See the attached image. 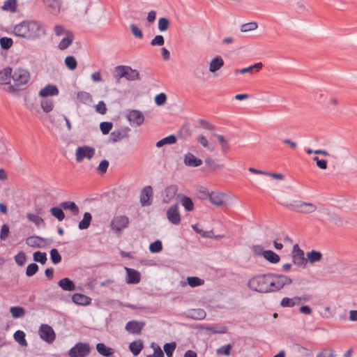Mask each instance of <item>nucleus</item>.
I'll return each instance as SVG.
<instances>
[{"label":"nucleus","mask_w":357,"mask_h":357,"mask_svg":"<svg viewBox=\"0 0 357 357\" xmlns=\"http://www.w3.org/2000/svg\"><path fill=\"white\" fill-rule=\"evenodd\" d=\"M13 33L22 38L35 40L46 34V28L40 22L25 20L15 26Z\"/></svg>","instance_id":"f257e3e1"},{"label":"nucleus","mask_w":357,"mask_h":357,"mask_svg":"<svg viewBox=\"0 0 357 357\" xmlns=\"http://www.w3.org/2000/svg\"><path fill=\"white\" fill-rule=\"evenodd\" d=\"M271 276V273L259 274L251 278L248 282V287L252 291L267 294L268 277Z\"/></svg>","instance_id":"f03ea898"},{"label":"nucleus","mask_w":357,"mask_h":357,"mask_svg":"<svg viewBox=\"0 0 357 357\" xmlns=\"http://www.w3.org/2000/svg\"><path fill=\"white\" fill-rule=\"evenodd\" d=\"M289 210L301 213H311L314 212L317 207L312 203L296 201L293 204H283Z\"/></svg>","instance_id":"7ed1b4c3"},{"label":"nucleus","mask_w":357,"mask_h":357,"mask_svg":"<svg viewBox=\"0 0 357 357\" xmlns=\"http://www.w3.org/2000/svg\"><path fill=\"white\" fill-rule=\"evenodd\" d=\"M138 76V72L129 66H120L115 68V77L118 79L124 77L128 80H135Z\"/></svg>","instance_id":"20e7f679"},{"label":"nucleus","mask_w":357,"mask_h":357,"mask_svg":"<svg viewBox=\"0 0 357 357\" xmlns=\"http://www.w3.org/2000/svg\"><path fill=\"white\" fill-rule=\"evenodd\" d=\"M129 219L126 215H115L111 220L110 227L114 233H121V231L128 228Z\"/></svg>","instance_id":"39448f33"},{"label":"nucleus","mask_w":357,"mask_h":357,"mask_svg":"<svg viewBox=\"0 0 357 357\" xmlns=\"http://www.w3.org/2000/svg\"><path fill=\"white\" fill-rule=\"evenodd\" d=\"M91 351V347L88 343L78 342L69 351L70 357H86Z\"/></svg>","instance_id":"423d86ee"},{"label":"nucleus","mask_w":357,"mask_h":357,"mask_svg":"<svg viewBox=\"0 0 357 357\" xmlns=\"http://www.w3.org/2000/svg\"><path fill=\"white\" fill-rule=\"evenodd\" d=\"M11 77L15 84L17 86H20L28 83L30 79V73L26 69L17 68L12 74Z\"/></svg>","instance_id":"0eeeda50"},{"label":"nucleus","mask_w":357,"mask_h":357,"mask_svg":"<svg viewBox=\"0 0 357 357\" xmlns=\"http://www.w3.org/2000/svg\"><path fill=\"white\" fill-rule=\"evenodd\" d=\"M45 9L52 15H58L62 8V0H41Z\"/></svg>","instance_id":"6e6552de"},{"label":"nucleus","mask_w":357,"mask_h":357,"mask_svg":"<svg viewBox=\"0 0 357 357\" xmlns=\"http://www.w3.org/2000/svg\"><path fill=\"white\" fill-rule=\"evenodd\" d=\"M178 188L176 184H172L167 186L160 193V198L162 203H170L175 196L177 197Z\"/></svg>","instance_id":"1a4fd4ad"},{"label":"nucleus","mask_w":357,"mask_h":357,"mask_svg":"<svg viewBox=\"0 0 357 357\" xmlns=\"http://www.w3.org/2000/svg\"><path fill=\"white\" fill-rule=\"evenodd\" d=\"M304 255L303 250L299 248L298 244H295L293 246L292 251L293 263L296 266L305 268L307 263V259L305 258Z\"/></svg>","instance_id":"9d476101"},{"label":"nucleus","mask_w":357,"mask_h":357,"mask_svg":"<svg viewBox=\"0 0 357 357\" xmlns=\"http://www.w3.org/2000/svg\"><path fill=\"white\" fill-rule=\"evenodd\" d=\"M95 154V149L87 146H79L76 149L75 158L77 162H80L84 158L91 159Z\"/></svg>","instance_id":"9b49d317"},{"label":"nucleus","mask_w":357,"mask_h":357,"mask_svg":"<svg viewBox=\"0 0 357 357\" xmlns=\"http://www.w3.org/2000/svg\"><path fill=\"white\" fill-rule=\"evenodd\" d=\"M38 332L41 339L48 343H52L55 340V333L53 328L47 324H42Z\"/></svg>","instance_id":"f8f14e48"},{"label":"nucleus","mask_w":357,"mask_h":357,"mask_svg":"<svg viewBox=\"0 0 357 357\" xmlns=\"http://www.w3.org/2000/svg\"><path fill=\"white\" fill-rule=\"evenodd\" d=\"M166 216L172 225H178L180 224L181 218L178 211V204L172 205L167 209Z\"/></svg>","instance_id":"ddd939ff"},{"label":"nucleus","mask_w":357,"mask_h":357,"mask_svg":"<svg viewBox=\"0 0 357 357\" xmlns=\"http://www.w3.org/2000/svg\"><path fill=\"white\" fill-rule=\"evenodd\" d=\"M153 189L151 186L144 187L140 193V203L142 206H149L151 203Z\"/></svg>","instance_id":"4468645a"},{"label":"nucleus","mask_w":357,"mask_h":357,"mask_svg":"<svg viewBox=\"0 0 357 357\" xmlns=\"http://www.w3.org/2000/svg\"><path fill=\"white\" fill-rule=\"evenodd\" d=\"M271 276L274 278L278 290H280L284 285L292 283V280L284 275L271 273Z\"/></svg>","instance_id":"2eb2a0df"},{"label":"nucleus","mask_w":357,"mask_h":357,"mask_svg":"<svg viewBox=\"0 0 357 357\" xmlns=\"http://www.w3.org/2000/svg\"><path fill=\"white\" fill-rule=\"evenodd\" d=\"M144 326V324L137 321H130L126 325V330L131 334H139Z\"/></svg>","instance_id":"dca6fc26"},{"label":"nucleus","mask_w":357,"mask_h":357,"mask_svg":"<svg viewBox=\"0 0 357 357\" xmlns=\"http://www.w3.org/2000/svg\"><path fill=\"white\" fill-rule=\"evenodd\" d=\"M127 119L131 124H135L137 126L141 125L144 121L142 114L137 110L130 111L127 115Z\"/></svg>","instance_id":"f3484780"},{"label":"nucleus","mask_w":357,"mask_h":357,"mask_svg":"<svg viewBox=\"0 0 357 357\" xmlns=\"http://www.w3.org/2000/svg\"><path fill=\"white\" fill-rule=\"evenodd\" d=\"M127 272L126 282L128 284H137L140 281V273L132 268H125Z\"/></svg>","instance_id":"a211bd4d"},{"label":"nucleus","mask_w":357,"mask_h":357,"mask_svg":"<svg viewBox=\"0 0 357 357\" xmlns=\"http://www.w3.org/2000/svg\"><path fill=\"white\" fill-rule=\"evenodd\" d=\"M72 301L78 305H89L91 303V298L82 294H74L72 296Z\"/></svg>","instance_id":"6ab92c4d"},{"label":"nucleus","mask_w":357,"mask_h":357,"mask_svg":"<svg viewBox=\"0 0 357 357\" xmlns=\"http://www.w3.org/2000/svg\"><path fill=\"white\" fill-rule=\"evenodd\" d=\"M225 195L220 192H212L209 195L210 202L218 206H221L225 204Z\"/></svg>","instance_id":"aec40b11"},{"label":"nucleus","mask_w":357,"mask_h":357,"mask_svg":"<svg viewBox=\"0 0 357 357\" xmlns=\"http://www.w3.org/2000/svg\"><path fill=\"white\" fill-rule=\"evenodd\" d=\"M74 34L73 32L63 37L58 44V49L60 50H65L69 47L74 40Z\"/></svg>","instance_id":"412c9836"},{"label":"nucleus","mask_w":357,"mask_h":357,"mask_svg":"<svg viewBox=\"0 0 357 357\" xmlns=\"http://www.w3.org/2000/svg\"><path fill=\"white\" fill-rule=\"evenodd\" d=\"M184 164L189 167H199L202 164V160L197 158L193 154L188 153L184 157Z\"/></svg>","instance_id":"4be33fe9"},{"label":"nucleus","mask_w":357,"mask_h":357,"mask_svg":"<svg viewBox=\"0 0 357 357\" xmlns=\"http://www.w3.org/2000/svg\"><path fill=\"white\" fill-rule=\"evenodd\" d=\"M177 199H179L182 206L187 211H192L194 210V204L192 199L185 195H177Z\"/></svg>","instance_id":"5701e85b"},{"label":"nucleus","mask_w":357,"mask_h":357,"mask_svg":"<svg viewBox=\"0 0 357 357\" xmlns=\"http://www.w3.org/2000/svg\"><path fill=\"white\" fill-rule=\"evenodd\" d=\"M59 94L58 88L53 84H48L39 92V96L41 97L54 96Z\"/></svg>","instance_id":"b1692460"},{"label":"nucleus","mask_w":357,"mask_h":357,"mask_svg":"<svg viewBox=\"0 0 357 357\" xmlns=\"http://www.w3.org/2000/svg\"><path fill=\"white\" fill-rule=\"evenodd\" d=\"M130 129L128 128H122L120 130H114L111 133V139L113 142H116L120 141L123 138L128 137V132Z\"/></svg>","instance_id":"393cba45"},{"label":"nucleus","mask_w":357,"mask_h":357,"mask_svg":"<svg viewBox=\"0 0 357 357\" xmlns=\"http://www.w3.org/2000/svg\"><path fill=\"white\" fill-rule=\"evenodd\" d=\"M44 243L45 240L37 236H29L26 239V244L32 248H41Z\"/></svg>","instance_id":"a878e982"},{"label":"nucleus","mask_w":357,"mask_h":357,"mask_svg":"<svg viewBox=\"0 0 357 357\" xmlns=\"http://www.w3.org/2000/svg\"><path fill=\"white\" fill-rule=\"evenodd\" d=\"M224 66V61L220 56H216L213 58L209 64V71L211 73H215Z\"/></svg>","instance_id":"bb28decb"},{"label":"nucleus","mask_w":357,"mask_h":357,"mask_svg":"<svg viewBox=\"0 0 357 357\" xmlns=\"http://www.w3.org/2000/svg\"><path fill=\"white\" fill-rule=\"evenodd\" d=\"M58 285L63 290L71 291L75 289V284L68 278H64L58 282Z\"/></svg>","instance_id":"cd10ccee"},{"label":"nucleus","mask_w":357,"mask_h":357,"mask_svg":"<svg viewBox=\"0 0 357 357\" xmlns=\"http://www.w3.org/2000/svg\"><path fill=\"white\" fill-rule=\"evenodd\" d=\"M12 77V68L6 67L0 70V84H10V79Z\"/></svg>","instance_id":"c85d7f7f"},{"label":"nucleus","mask_w":357,"mask_h":357,"mask_svg":"<svg viewBox=\"0 0 357 357\" xmlns=\"http://www.w3.org/2000/svg\"><path fill=\"white\" fill-rule=\"evenodd\" d=\"M60 206L64 210H68L72 212L73 215H78L79 210L77 204L74 202L67 201L61 203Z\"/></svg>","instance_id":"c756f323"},{"label":"nucleus","mask_w":357,"mask_h":357,"mask_svg":"<svg viewBox=\"0 0 357 357\" xmlns=\"http://www.w3.org/2000/svg\"><path fill=\"white\" fill-rule=\"evenodd\" d=\"M143 342L142 340H138L132 342L129 345V349L134 356L139 354L143 349Z\"/></svg>","instance_id":"7c9ffc66"},{"label":"nucleus","mask_w":357,"mask_h":357,"mask_svg":"<svg viewBox=\"0 0 357 357\" xmlns=\"http://www.w3.org/2000/svg\"><path fill=\"white\" fill-rule=\"evenodd\" d=\"M92 220V215L90 213H84L82 220L79 222L78 227L79 229H86L89 228Z\"/></svg>","instance_id":"2f4dec72"},{"label":"nucleus","mask_w":357,"mask_h":357,"mask_svg":"<svg viewBox=\"0 0 357 357\" xmlns=\"http://www.w3.org/2000/svg\"><path fill=\"white\" fill-rule=\"evenodd\" d=\"M262 66H263L262 63L259 62V63L254 64L253 66H250L247 68H244L242 69H237L235 70V73L236 74H238V73L244 74L246 73H252L254 72L255 68L257 69V71H258L262 68Z\"/></svg>","instance_id":"473e14b6"},{"label":"nucleus","mask_w":357,"mask_h":357,"mask_svg":"<svg viewBox=\"0 0 357 357\" xmlns=\"http://www.w3.org/2000/svg\"><path fill=\"white\" fill-rule=\"evenodd\" d=\"M263 257L265 259L272 264H276L279 262L280 259V256L272 250L264 251V255Z\"/></svg>","instance_id":"72a5a7b5"},{"label":"nucleus","mask_w":357,"mask_h":357,"mask_svg":"<svg viewBox=\"0 0 357 357\" xmlns=\"http://www.w3.org/2000/svg\"><path fill=\"white\" fill-rule=\"evenodd\" d=\"M97 351L102 356H109L113 354L112 349L107 347L103 343H98L96 344Z\"/></svg>","instance_id":"f704fd0d"},{"label":"nucleus","mask_w":357,"mask_h":357,"mask_svg":"<svg viewBox=\"0 0 357 357\" xmlns=\"http://www.w3.org/2000/svg\"><path fill=\"white\" fill-rule=\"evenodd\" d=\"M307 258L311 264H314L321 260L322 254L319 251L312 250L307 252Z\"/></svg>","instance_id":"c9c22d12"},{"label":"nucleus","mask_w":357,"mask_h":357,"mask_svg":"<svg viewBox=\"0 0 357 357\" xmlns=\"http://www.w3.org/2000/svg\"><path fill=\"white\" fill-rule=\"evenodd\" d=\"M206 316V313L202 309H192L189 312V317L194 319H204Z\"/></svg>","instance_id":"e433bc0d"},{"label":"nucleus","mask_w":357,"mask_h":357,"mask_svg":"<svg viewBox=\"0 0 357 357\" xmlns=\"http://www.w3.org/2000/svg\"><path fill=\"white\" fill-rule=\"evenodd\" d=\"M296 347V351L302 356V357H310L312 356V350L310 349H307L305 347L301 346L298 343H294V344Z\"/></svg>","instance_id":"4c0bfd02"},{"label":"nucleus","mask_w":357,"mask_h":357,"mask_svg":"<svg viewBox=\"0 0 357 357\" xmlns=\"http://www.w3.org/2000/svg\"><path fill=\"white\" fill-rule=\"evenodd\" d=\"M213 135L216 136L221 146V150L223 153H227L230 150V146L227 139H225V137L221 135H216L215 133H213Z\"/></svg>","instance_id":"58836bf2"},{"label":"nucleus","mask_w":357,"mask_h":357,"mask_svg":"<svg viewBox=\"0 0 357 357\" xmlns=\"http://www.w3.org/2000/svg\"><path fill=\"white\" fill-rule=\"evenodd\" d=\"M191 136V132L187 125L183 126L177 133V137L184 141L187 140Z\"/></svg>","instance_id":"ea45409f"},{"label":"nucleus","mask_w":357,"mask_h":357,"mask_svg":"<svg viewBox=\"0 0 357 357\" xmlns=\"http://www.w3.org/2000/svg\"><path fill=\"white\" fill-rule=\"evenodd\" d=\"M176 142V136L170 135L159 141H158V147H162L166 144H174Z\"/></svg>","instance_id":"a19ab883"},{"label":"nucleus","mask_w":357,"mask_h":357,"mask_svg":"<svg viewBox=\"0 0 357 357\" xmlns=\"http://www.w3.org/2000/svg\"><path fill=\"white\" fill-rule=\"evenodd\" d=\"M13 337L15 340L18 342L21 346L26 347L27 345V342L25 339V333L22 331H17L14 335Z\"/></svg>","instance_id":"79ce46f5"},{"label":"nucleus","mask_w":357,"mask_h":357,"mask_svg":"<svg viewBox=\"0 0 357 357\" xmlns=\"http://www.w3.org/2000/svg\"><path fill=\"white\" fill-rule=\"evenodd\" d=\"M72 31L66 29L61 24H56L54 27V33L57 37H63Z\"/></svg>","instance_id":"37998d69"},{"label":"nucleus","mask_w":357,"mask_h":357,"mask_svg":"<svg viewBox=\"0 0 357 357\" xmlns=\"http://www.w3.org/2000/svg\"><path fill=\"white\" fill-rule=\"evenodd\" d=\"M2 10L8 12L14 13L17 8L16 0H6L2 6Z\"/></svg>","instance_id":"c03bdc74"},{"label":"nucleus","mask_w":357,"mask_h":357,"mask_svg":"<svg viewBox=\"0 0 357 357\" xmlns=\"http://www.w3.org/2000/svg\"><path fill=\"white\" fill-rule=\"evenodd\" d=\"M26 218L29 221L34 223L38 227L42 225H44L43 219L38 215L32 213H27Z\"/></svg>","instance_id":"a18cd8bd"},{"label":"nucleus","mask_w":357,"mask_h":357,"mask_svg":"<svg viewBox=\"0 0 357 357\" xmlns=\"http://www.w3.org/2000/svg\"><path fill=\"white\" fill-rule=\"evenodd\" d=\"M204 162H205L206 167L210 168V169H211L212 171H215L217 169L223 168V165L217 163L215 161V160H213V158H211L210 157L206 158L205 159Z\"/></svg>","instance_id":"49530a36"},{"label":"nucleus","mask_w":357,"mask_h":357,"mask_svg":"<svg viewBox=\"0 0 357 357\" xmlns=\"http://www.w3.org/2000/svg\"><path fill=\"white\" fill-rule=\"evenodd\" d=\"M61 208V207L59 208L56 206L50 208L52 215L56 218L59 221H62L65 218V214Z\"/></svg>","instance_id":"de8ad7c7"},{"label":"nucleus","mask_w":357,"mask_h":357,"mask_svg":"<svg viewBox=\"0 0 357 357\" xmlns=\"http://www.w3.org/2000/svg\"><path fill=\"white\" fill-rule=\"evenodd\" d=\"M64 63L66 66L70 70L76 69L77 61L73 56H68L65 58Z\"/></svg>","instance_id":"09e8293b"},{"label":"nucleus","mask_w":357,"mask_h":357,"mask_svg":"<svg viewBox=\"0 0 357 357\" xmlns=\"http://www.w3.org/2000/svg\"><path fill=\"white\" fill-rule=\"evenodd\" d=\"M258 28V24L256 22L245 23L241 26V31L248 32L256 30Z\"/></svg>","instance_id":"8fccbe9b"},{"label":"nucleus","mask_w":357,"mask_h":357,"mask_svg":"<svg viewBox=\"0 0 357 357\" xmlns=\"http://www.w3.org/2000/svg\"><path fill=\"white\" fill-rule=\"evenodd\" d=\"M176 347V344L175 342H172L169 343H166L164 347V351L167 356V357H172L173 353Z\"/></svg>","instance_id":"3c124183"},{"label":"nucleus","mask_w":357,"mask_h":357,"mask_svg":"<svg viewBox=\"0 0 357 357\" xmlns=\"http://www.w3.org/2000/svg\"><path fill=\"white\" fill-rule=\"evenodd\" d=\"M10 312L14 318L22 317L25 314V310L22 307H11Z\"/></svg>","instance_id":"603ef678"},{"label":"nucleus","mask_w":357,"mask_h":357,"mask_svg":"<svg viewBox=\"0 0 357 357\" xmlns=\"http://www.w3.org/2000/svg\"><path fill=\"white\" fill-rule=\"evenodd\" d=\"M41 108L45 113L50 112L54 108V102L50 100H44L40 103Z\"/></svg>","instance_id":"864d4df0"},{"label":"nucleus","mask_w":357,"mask_h":357,"mask_svg":"<svg viewBox=\"0 0 357 357\" xmlns=\"http://www.w3.org/2000/svg\"><path fill=\"white\" fill-rule=\"evenodd\" d=\"M169 27V20L166 17H160L158 22V28L160 31H164Z\"/></svg>","instance_id":"5fc2aeb1"},{"label":"nucleus","mask_w":357,"mask_h":357,"mask_svg":"<svg viewBox=\"0 0 357 357\" xmlns=\"http://www.w3.org/2000/svg\"><path fill=\"white\" fill-rule=\"evenodd\" d=\"M33 259L37 262L44 264L47 261V255L45 252L40 251L35 252L33 253Z\"/></svg>","instance_id":"6e6d98bb"},{"label":"nucleus","mask_w":357,"mask_h":357,"mask_svg":"<svg viewBox=\"0 0 357 357\" xmlns=\"http://www.w3.org/2000/svg\"><path fill=\"white\" fill-rule=\"evenodd\" d=\"M188 284L192 287L200 286L204 284V281L197 277H188L187 278Z\"/></svg>","instance_id":"4d7b16f0"},{"label":"nucleus","mask_w":357,"mask_h":357,"mask_svg":"<svg viewBox=\"0 0 357 357\" xmlns=\"http://www.w3.org/2000/svg\"><path fill=\"white\" fill-rule=\"evenodd\" d=\"M267 289V294L276 292L278 291L275 284V281L273 276L268 277Z\"/></svg>","instance_id":"13d9d810"},{"label":"nucleus","mask_w":357,"mask_h":357,"mask_svg":"<svg viewBox=\"0 0 357 357\" xmlns=\"http://www.w3.org/2000/svg\"><path fill=\"white\" fill-rule=\"evenodd\" d=\"M112 128H113V124L112 122L105 121V122H102L100 124V128L103 135L108 134L111 131Z\"/></svg>","instance_id":"bf43d9fd"},{"label":"nucleus","mask_w":357,"mask_h":357,"mask_svg":"<svg viewBox=\"0 0 357 357\" xmlns=\"http://www.w3.org/2000/svg\"><path fill=\"white\" fill-rule=\"evenodd\" d=\"M50 258L53 264H57L61 261V256L55 248L50 251Z\"/></svg>","instance_id":"052dcab7"},{"label":"nucleus","mask_w":357,"mask_h":357,"mask_svg":"<svg viewBox=\"0 0 357 357\" xmlns=\"http://www.w3.org/2000/svg\"><path fill=\"white\" fill-rule=\"evenodd\" d=\"M38 271V266L35 264L32 263L27 266L26 269V275L29 277L33 276L35 275Z\"/></svg>","instance_id":"680f3d73"},{"label":"nucleus","mask_w":357,"mask_h":357,"mask_svg":"<svg viewBox=\"0 0 357 357\" xmlns=\"http://www.w3.org/2000/svg\"><path fill=\"white\" fill-rule=\"evenodd\" d=\"M10 234V228L8 225H3L0 229V240L5 241Z\"/></svg>","instance_id":"e2e57ef3"},{"label":"nucleus","mask_w":357,"mask_h":357,"mask_svg":"<svg viewBox=\"0 0 357 357\" xmlns=\"http://www.w3.org/2000/svg\"><path fill=\"white\" fill-rule=\"evenodd\" d=\"M1 47L3 50H8L13 45V40L10 38L3 37L0 39Z\"/></svg>","instance_id":"0e129e2a"},{"label":"nucleus","mask_w":357,"mask_h":357,"mask_svg":"<svg viewBox=\"0 0 357 357\" xmlns=\"http://www.w3.org/2000/svg\"><path fill=\"white\" fill-rule=\"evenodd\" d=\"M77 97L81 102L84 103L91 102L92 100L91 96L89 93L84 91L78 93Z\"/></svg>","instance_id":"69168bd1"},{"label":"nucleus","mask_w":357,"mask_h":357,"mask_svg":"<svg viewBox=\"0 0 357 357\" xmlns=\"http://www.w3.org/2000/svg\"><path fill=\"white\" fill-rule=\"evenodd\" d=\"M109 167V162L107 160H102L98 166L97 171L99 174H105Z\"/></svg>","instance_id":"338daca9"},{"label":"nucleus","mask_w":357,"mask_h":357,"mask_svg":"<svg viewBox=\"0 0 357 357\" xmlns=\"http://www.w3.org/2000/svg\"><path fill=\"white\" fill-rule=\"evenodd\" d=\"M130 27L131 33L135 37L140 38V39L142 38V37H143L142 32L140 30V29L139 27H137V25L132 24H130Z\"/></svg>","instance_id":"774afa93"}]
</instances>
